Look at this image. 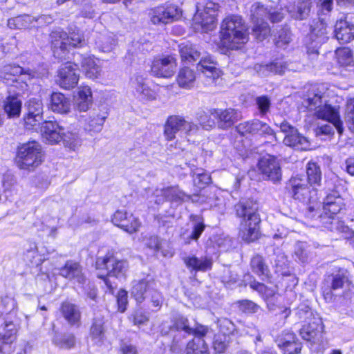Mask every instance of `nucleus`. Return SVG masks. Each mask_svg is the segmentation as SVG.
I'll return each instance as SVG.
<instances>
[{
    "label": "nucleus",
    "mask_w": 354,
    "mask_h": 354,
    "mask_svg": "<svg viewBox=\"0 0 354 354\" xmlns=\"http://www.w3.org/2000/svg\"><path fill=\"white\" fill-rule=\"evenodd\" d=\"M41 132L44 139L50 144H55L62 140L64 128L57 122L45 121L41 127Z\"/></svg>",
    "instance_id": "28"
},
{
    "label": "nucleus",
    "mask_w": 354,
    "mask_h": 354,
    "mask_svg": "<svg viewBox=\"0 0 354 354\" xmlns=\"http://www.w3.org/2000/svg\"><path fill=\"white\" fill-rule=\"evenodd\" d=\"M230 337L224 333H219L214 336L213 347L216 353H223L227 348Z\"/></svg>",
    "instance_id": "59"
},
{
    "label": "nucleus",
    "mask_w": 354,
    "mask_h": 354,
    "mask_svg": "<svg viewBox=\"0 0 354 354\" xmlns=\"http://www.w3.org/2000/svg\"><path fill=\"white\" fill-rule=\"evenodd\" d=\"M93 101L91 88L88 86H81L78 88L75 97V106L80 111H86Z\"/></svg>",
    "instance_id": "39"
},
{
    "label": "nucleus",
    "mask_w": 354,
    "mask_h": 354,
    "mask_svg": "<svg viewBox=\"0 0 354 354\" xmlns=\"http://www.w3.org/2000/svg\"><path fill=\"white\" fill-rule=\"evenodd\" d=\"M59 310L70 326H80L81 324V311L76 304L68 301H64L61 304Z\"/></svg>",
    "instance_id": "29"
},
{
    "label": "nucleus",
    "mask_w": 354,
    "mask_h": 354,
    "mask_svg": "<svg viewBox=\"0 0 354 354\" xmlns=\"http://www.w3.org/2000/svg\"><path fill=\"white\" fill-rule=\"evenodd\" d=\"M22 102L17 95H9L3 101V109L8 118L19 117Z\"/></svg>",
    "instance_id": "42"
},
{
    "label": "nucleus",
    "mask_w": 354,
    "mask_h": 354,
    "mask_svg": "<svg viewBox=\"0 0 354 354\" xmlns=\"http://www.w3.org/2000/svg\"><path fill=\"white\" fill-rule=\"evenodd\" d=\"M44 151L37 142H28L18 148L16 163L20 169L33 171L44 161Z\"/></svg>",
    "instance_id": "8"
},
{
    "label": "nucleus",
    "mask_w": 354,
    "mask_h": 354,
    "mask_svg": "<svg viewBox=\"0 0 354 354\" xmlns=\"http://www.w3.org/2000/svg\"><path fill=\"white\" fill-rule=\"evenodd\" d=\"M252 271L258 275L262 280L270 278V270L266 264L263 257L257 254L250 261Z\"/></svg>",
    "instance_id": "44"
},
{
    "label": "nucleus",
    "mask_w": 354,
    "mask_h": 354,
    "mask_svg": "<svg viewBox=\"0 0 354 354\" xmlns=\"http://www.w3.org/2000/svg\"><path fill=\"white\" fill-rule=\"evenodd\" d=\"M236 218L239 219V235L246 243H252L260 237L261 217L259 204L251 199H241L234 205Z\"/></svg>",
    "instance_id": "1"
},
{
    "label": "nucleus",
    "mask_w": 354,
    "mask_h": 354,
    "mask_svg": "<svg viewBox=\"0 0 354 354\" xmlns=\"http://www.w3.org/2000/svg\"><path fill=\"white\" fill-rule=\"evenodd\" d=\"M249 286L252 289L257 291L262 295V297L266 299L272 297L276 293V290L274 289L268 288L263 283H259L255 280L250 282Z\"/></svg>",
    "instance_id": "63"
},
{
    "label": "nucleus",
    "mask_w": 354,
    "mask_h": 354,
    "mask_svg": "<svg viewBox=\"0 0 354 354\" xmlns=\"http://www.w3.org/2000/svg\"><path fill=\"white\" fill-rule=\"evenodd\" d=\"M345 208L344 198L336 191L329 193L323 201V214L337 215Z\"/></svg>",
    "instance_id": "25"
},
{
    "label": "nucleus",
    "mask_w": 354,
    "mask_h": 354,
    "mask_svg": "<svg viewBox=\"0 0 354 354\" xmlns=\"http://www.w3.org/2000/svg\"><path fill=\"white\" fill-rule=\"evenodd\" d=\"M198 131V127L193 122L185 120L180 115L169 116L165 124L164 134L167 140L176 138L178 132L185 135L195 134Z\"/></svg>",
    "instance_id": "12"
},
{
    "label": "nucleus",
    "mask_w": 354,
    "mask_h": 354,
    "mask_svg": "<svg viewBox=\"0 0 354 354\" xmlns=\"http://www.w3.org/2000/svg\"><path fill=\"white\" fill-rule=\"evenodd\" d=\"M187 354H209L205 340L198 337L190 341L187 346Z\"/></svg>",
    "instance_id": "50"
},
{
    "label": "nucleus",
    "mask_w": 354,
    "mask_h": 354,
    "mask_svg": "<svg viewBox=\"0 0 354 354\" xmlns=\"http://www.w3.org/2000/svg\"><path fill=\"white\" fill-rule=\"evenodd\" d=\"M279 127L281 131L285 134L283 140L285 145L301 151L310 149V143L308 139L301 134L295 127L288 122H282Z\"/></svg>",
    "instance_id": "13"
},
{
    "label": "nucleus",
    "mask_w": 354,
    "mask_h": 354,
    "mask_svg": "<svg viewBox=\"0 0 354 354\" xmlns=\"http://www.w3.org/2000/svg\"><path fill=\"white\" fill-rule=\"evenodd\" d=\"M152 285H153V283L147 279L133 281L130 292L131 297L137 303L140 304L143 302L147 295H148Z\"/></svg>",
    "instance_id": "35"
},
{
    "label": "nucleus",
    "mask_w": 354,
    "mask_h": 354,
    "mask_svg": "<svg viewBox=\"0 0 354 354\" xmlns=\"http://www.w3.org/2000/svg\"><path fill=\"white\" fill-rule=\"evenodd\" d=\"M258 167L264 180H271L273 183L279 182L281 180V166L274 156L270 155L263 156L259 161Z\"/></svg>",
    "instance_id": "19"
},
{
    "label": "nucleus",
    "mask_w": 354,
    "mask_h": 354,
    "mask_svg": "<svg viewBox=\"0 0 354 354\" xmlns=\"http://www.w3.org/2000/svg\"><path fill=\"white\" fill-rule=\"evenodd\" d=\"M250 12L253 23L252 33L259 41H263L270 33V28L266 22V19H269L272 23H277L283 18L281 12L268 11L260 3H254L251 7Z\"/></svg>",
    "instance_id": "5"
},
{
    "label": "nucleus",
    "mask_w": 354,
    "mask_h": 354,
    "mask_svg": "<svg viewBox=\"0 0 354 354\" xmlns=\"http://www.w3.org/2000/svg\"><path fill=\"white\" fill-rule=\"evenodd\" d=\"M196 75L194 70L189 67L180 68L177 76V82L180 87L189 88L194 86Z\"/></svg>",
    "instance_id": "45"
},
{
    "label": "nucleus",
    "mask_w": 354,
    "mask_h": 354,
    "mask_svg": "<svg viewBox=\"0 0 354 354\" xmlns=\"http://www.w3.org/2000/svg\"><path fill=\"white\" fill-rule=\"evenodd\" d=\"M154 201L157 204L168 201L172 203H181L189 201L190 196L186 194L177 187H169L165 189H156L153 192Z\"/></svg>",
    "instance_id": "21"
},
{
    "label": "nucleus",
    "mask_w": 354,
    "mask_h": 354,
    "mask_svg": "<svg viewBox=\"0 0 354 354\" xmlns=\"http://www.w3.org/2000/svg\"><path fill=\"white\" fill-rule=\"evenodd\" d=\"M324 326L319 317H313V319L304 324L299 330L302 339L309 344L313 348L314 346H319L322 342Z\"/></svg>",
    "instance_id": "16"
},
{
    "label": "nucleus",
    "mask_w": 354,
    "mask_h": 354,
    "mask_svg": "<svg viewBox=\"0 0 354 354\" xmlns=\"http://www.w3.org/2000/svg\"><path fill=\"white\" fill-rule=\"evenodd\" d=\"M68 53L71 47H82L85 44V39L82 33L78 30L68 35Z\"/></svg>",
    "instance_id": "62"
},
{
    "label": "nucleus",
    "mask_w": 354,
    "mask_h": 354,
    "mask_svg": "<svg viewBox=\"0 0 354 354\" xmlns=\"http://www.w3.org/2000/svg\"><path fill=\"white\" fill-rule=\"evenodd\" d=\"M24 257L27 261L35 266H41L45 260V259L38 253L35 244L30 245V248L27 249L24 254Z\"/></svg>",
    "instance_id": "54"
},
{
    "label": "nucleus",
    "mask_w": 354,
    "mask_h": 354,
    "mask_svg": "<svg viewBox=\"0 0 354 354\" xmlns=\"http://www.w3.org/2000/svg\"><path fill=\"white\" fill-rule=\"evenodd\" d=\"M24 124L28 129H37L43 120V104L39 98H31L26 103Z\"/></svg>",
    "instance_id": "18"
},
{
    "label": "nucleus",
    "mask_w": 354,
    "mask_h": 354,
    "mask_svg": "<svg viewBox=\"0 0 354 354\" xmlns=\"http://www.w3.org/2000/svg\"><path fill=\"white\" fill-rule=\"evenodd\" d=\"M77 71L78 64L75 60L73 62H67L62 64L58 71L57 84L64 89L74 88L77 84L79 80V73Z\"/></svg>",
    "instance_id": "17"
},
{
    "label": "nucleus",
    "mask_w": 354,
    "mask_h": 354,
    "mask_svg": "<svg viewBox=\"0 0 354 354\" xmlns=\"http://www.w3.org/2000/svg\"><path fill=\"white\" fill-rule=\"evenodd\" d=\"M324 90L325 87L324 86L323 91L319 88H313L304 102L305 105L309 110L315 111V115L317 118L334 121L341 133L342 131V121L339 115V106H332L328 104Z\"/></svg>",
    "instance_id": "2"
},
{
    "label": "nucleus",
    "mask_w": 354,
    "mask_h": 354,
    "mask_svg": "<svg viewBox=\"0 0 354 354\" xmlns=\"http://www.w3.org/2000/svg\"><path fill=\"white\" fill-rule=\"evenodd\" d=\"M62 140L66 147L75 151L82 145V139L77 131H67L62 133Z\"/></svg>",
    "instance_id": "48"
},
{
    "label": "nucleus",
    "mask_w": 354,
    "mask_h": 354,
    "mask_svg": "<svg viewBox=\"0 0 354 354\" xmlns=\"http://www.w3.org/2000/svg\"><path fill=\"white\" fill-rule=\"evenodd\" d=\"M130 87L134 96L140 101H151L156 97V92L151 88L143 74H134L130 80Z\"/></svg>",
    "instance_id": "15"
},
{
    "label": "nucleus",
    "mask_w": 354,
    "mask_h": 354,
    "mask_svg": "<svg viewBox=\"0 0 354 354\" xmlns=\"http://www.w3.org/2000/svg\"><path fill=\"white\" fill-rule=\"evenodd\" d=\"M306 179L311 187L321 185L322 174L320 167L315 162H309L306 165Z\"/></svg>",
    "instance_id": "46"
},
{
    "label": "nucleus",
    "mask_w": 354,
    "mask_h": 354,
    "mask_svg": "<svg viewBox=\"0 0 354 354\" xmlns=\"http://www.w3.org/2000/svg\"><path fill=\"white\" fill-rule=\"evenodd\" d=\"M286 68L287 64L278 59L269 64H257L254 66V70L262 77H266L271 74H283Z\"/></svg>",
    "instance_id": "33"
},
{
    "label": "nucleus",
    "mask_w": 354,
    "mask_h": 354,
    "mask_svg": "<svg viewBox=\"0 0 354 354\" xmlns=\"http://www.w3.org/2000/svg\"><path fill=\"white\" fill-rule=\"evenodd\" d=\"M277 346L284 354H298L301 350V343L294 333H287L277 341Z\"/></svg>",
    "instance_id": "34"
},
{
    "label": "nucleus",
    "mask_w": 354,
    "mask_h": 354,
    "mask_svg": "<svg viewBox=\"0 0 354 354\" xmlns=\"http://www.w3.org/2000/svg\"><path fill=\"white\" fill-rule=\"evenodd\" d=\"M193 182L195 187L201 189L205 187L211 182V177L203 171V169H196L193 172Z\"/></svg>",
    "instance_id": "55"
},
{
    "label": "nucleus",
    "mask_w": 354,
    "mask_h": 354,
    "mask_svg": "<svg viewBox=\"0 0 354 354\" xmlns=\"http://www.w3.org/2000/svg\"><path fill=\"white\" fill-rule=\"evenodd\" d=\"M50 37L54 57L60 61L66 60L68 55V34L57 29L52 31Z\"/></svg>",
    "instance_id": "22"
},
{
    "label": "nucleus",
    "mask_w": 354,
    "mask_h": 354,
    "mask_svg": "<svg viewBox=\"0 0 354 354\" xmlns=\"http://www.w3.org/2000/svg\"><path fill=\"white\" fill-rule=\"evenodd\" d=\"M186 267L191 272H206L212 268L213 261L211 257L203 256L197 257L195 255H189L183 258Z\"/></svg>",
    "instance_id": "30"
},
{
    "label": "nucleus",
    "mask_w": 354,
    "mask_h": 354,
    "mask_svg": "<svg viewBox=\"0 0 354 354\" xmlns=\"http://www.w3.org/2000/svg\"><path fill=\"white\" fill-rule=\"evenodd\" d=\"M311 7L310 0H297L295 4L289 9V12L292 18L304 20L309 16Z\"/></svg>",
    "instance_id": "40"
},
{
    "label": "nucleus",
    "mask_w": 354,
    "mask_h": 354,
    "mask_svg": "<svg viewBox=\"0 0 354 354\" xmlns=\"http://www.w3.org/2000/svg\"><path fill=\"white\" fill-rule=\"evenodd\" d=\"M193 226L191 234L187 238L186 243H190L192 240L197 241L205 228L203 220L198 216H192Z\"/></svg>",
    "instance_id": "49"
},
{
    "label": "nucleus",
    "mask_w": 354,
    "mask_h": 354,
    "mask_svg": "<svg viewBox=\"0 0 354 354\" xmlns=\"http://www.w3.org/2000/svg\"><path fill=\"white\" fill-rule=\"evenodd\" d=\"M221 282L227 288L233 289L239 281V276L236 272L230 268H225L221 277Z\"/></svg>",
    "instance_id": "51"
},
{
    "label": "nucleus",
    "mask_w": 354,
    "mask_h": 354,
    "mask_svg": "<svg viewBox=\"0 0 354 354\" xmlns=\"http://www.w3.org/2000/svg\"><path fill=\"white\" fill-rule=\"evenodd\" d=\"M35 17L28 15H19L8 21V26L11 29H23L31 26L34 22Z\"/></svg>",
    "instance_id": "47"
},
{
    "label": "nucleus",
    "mask_w": 354,
    "mask_h": 354,
    "mask_svg": "<svg viewBox=\"0 0 354 354\" xmlns=\"http://www.w3.org/2000/svg\"><path fill=\"white\" fill-rule=\"evenodd\" d=\"M327 35V26L323 19L314 22L310 27V32L306 39H309L311 43L320 44L325 41Z\"/></svg>",
    "instance_id": "41"
},
{
    "label": "nucleus",
    "mask_w": 354,
    "mask_h": 354,
    "mask_svg": "<svg viewBox=\"0 0 354 354\" xmlns=\"http://www.w3.org/2000/svg\"><path fill=\"white\" fill-rule=\"evenodd\" d=\"M179 15L178 7L172 4L158 6L149 12L151 21L155 25L171 23L176 19Z\"/></svg>",
    "instance_id": "20"
},
{
    "label": "nucleus",
    "mask_w": 354,
    "mask_h": 354,
    "mask_svg": "<svg viewBox=\"0 0 354 354\" xmlns=\"http://www.w3.org/2000/svg\"><path fill=\"white\" fill-rule=\"evenodd\" d=\"M95 264L97 270H106L105 274L97 273V277L104 280L109 292L113 293L115 287L108 277L116 278L124 277L129 269L127 261L118 259L113 254L108 253L104 257H98Z\"/></svg>",
    "instance_id": "6"
},
{
    "label": "nucleus",
    "mask_w": 354,
    "mask_h": 354,
    "mask_svg": "<svg viewBox=\"0 0 354 354\" xmlns=\"http://www.w3.org/2000/svg\"><path fill=\"white\" fill-rule=\"evenodd\" d=\"M73 60L80 66L85 75L92 80L101 76L102 68L95 59L91 56H85L80 53L73 55Z\"/></svg>",
    "instance_id": "24"
},
{
    "label": "nucleus",
    "mask_w": 354,
    "mask_h": 354,
    "mask_svg": "<svg viewBox=\"0 0 354 354\" xmlns=\"http://www.w3.org/2000/svg\"><path fill=\"white\" fill-rule=\"evenodd\" d=\"M50 109L52 111L60 114H66L71 110V101L64 94L53 93L50 96Z\"/></svg>",
    "instance_id": "37"
},
{
    "label": "nucleus",
    "mask_w": 354,
    "mask_h": 354,
    "mask_svg": "<svg viewBox=\"0 0 354 354\" xmlns=\"http://www.w3.org/2000/svg\"><path fill=\"white\" fill-rule=\"evenodd\" d=\"M334 32L336 39L342 44L354 39V24L347 20V15L336 21Z\"/></svg>",
    "instance_id": "26"
},
{
    "label": "nucleus",
    "mask_w": 354,
    "mask_h": 354,
    "mask_svg": "<svg viewBox=\"0 0 354 354\" xmlns=\"http://www.w3.org/2000/svg\"><path fill=\"white\" fill-rule=\"evenodd\" d=\"M179 53L183 62L192 63L201 56V52L195 45L190 43H183L179 45Z\"/></svg>",
    "instance_id": "43"
},
{
    "label": "nucleus",
    "mask_w": 354,
    "mask_h": 354,
    "mask_svg": "<svg viewBox=\"0 0 354 354\" xmlns=\"http://www.w3.org/2000/svg\"><path fill=\"white\" fill-rule=\"evenodd\" d=\"M291 40V33L288 27L281 28L274 35L275 44L277 47L283 48Z\"/></svg>",
    "instance_id": "60"
},
{
    "label": "nucleus",
    "mask_w": 354,
    "mask_h": 354,
    "mask_svg": "<svg viewBox=\"0 0 354 354\" xmlns=\"http://www.w3.org/2000/svg\"><path fill=\"white\" fill-rule=\"evenodd\" d=\"M212 115L216 118L218 127L225 129L234 124L240 118V114L233 109H212Z\"/></svg>",
    "instance_id": "27"
},
{
    "label": "nucleus",
    "mask_w": 354,
    "mask_h": 354,
    "mask_svg": "<svg viewBox=\"0 0 354 354\" xmlns=\"http://www.w3.org/2000/svg\"><path fill=\"white\" fill-rule=\"evenodd\" d=\"M59 274L70 280H75L81 284L86 282L81 266L79 263L72 261H68L66 263L64 266L59 270Z\"/></svg>",
    "instance_id": "32"
},
{
    "label": "nucleus",
    "mask_w": 354,
    "mask_h": 354,
    "mask_svg": "<svg viewBox=\"0 0 354 354\" xmlns=\"http://www.w3.org/2000/svg\"><path fill=\"white\" fill-rule=\"evenodd\" d=\"M308 180L304 175L292 176L286 184V189L289 196L295 201L303 203L314 201Z\"/></svg>",
    "instance_id": "11"
},
{
    "label": "nucleus",
    "mask_w": 354,
    "mask_h": 354,
    "mask_svg": "<svg viewBox=\"0 0 354 354\" xmlns=\"http://www.w3.org/2000/svg\"><path fill=\"white\" fill-rule=\"evenodd\" d=\"M328 123L318 126L315 129L316 136H330L334 133L335 129L337 130L339 135L342 134L344 131V127H342V131L340 133L338 130L336 124L334 121L326 120Z\"/></svg>",
    "instance_id": "61"
},
{
    "label": "nucleus",
    "mask_w": 354,
    "mask_h": 354,
    "mask_svg": "<svg viewBox=\"0 0 354 354\" xmlns=\"http://www.w3.org/2000/svg\"><path fill=\"white\" fill-rule=\"evenodd\" d=\"M354 285L343 273L327 276L323 283L322 293L327 302H332L337 296L348 297L353 293Z\"/></svg>",
    "instance_id": "7"
},
{
    "label": "nucleus",
    "mask_w": 354,
    "mask_h": 354,
    "mask_svg": "<svg viewBox=\"0 0 354 354\" xmlns=\"http://www.w3.org/2000/svg\"><path fill=\"white\" fill-rule=\"evenodd\" d=\"M26 74L30 77L34 76L31 70H25L18 65L8 64L0 68V78L5 80L7 84L17 82L19 75Z\"/></svg>",
    "instance_id": "31"
},
{
    "label": "nucleus",
    "mask_w": 354,
    "mask_h": 354,
    "mask_svg": "<svg viewBox=\"0 0 354 354\" xmlns=\"http://www.w3.org/2000/svg\"><path fill=\"white\" fill-rule=\"evenodd\" d=\"M196 13L194 16V21L201 25L205 32L212 30L214 28L216 12L219 8V4L214 1L198 2L196 5Z\"/></svg>",
    "instance_id": "9"
},
{
    "label": "nucleus",
    "mask_w": 354,
    "mask_h": 354,
    "mask_svg": "<svg viewBox=\"0 0 354 354\" xmlns=\"http://www.w3.org/2000/svg\"><path fill=\"white\" fill-rule=\"evenodd\" d=\"M53 342L59 348L69 349L75 346V337L71 333L56 335L54 337Z\"/></svg>",
    "instance_id": "52"
},
{
    "label": "nucleus",
    "mask_w": 354,
    "mask_h": 354,
    "mask_svg": "<svg viewBox=\"0 0 354 354\" xmlns=\"http://www.w3.org/2000/svg\"><path fill=\"white\" fill-rule=\"evenodd\" d=\"M306 216L311 219L319 220L324 227L331 232L346 234V236H351L349 227L339 219L337 215L319 214L317 209L314 205H309L306 209Z\"/></svg>",
    "instance_id": "10"
},
{
    "label": "nucleus",
    "mask_w": 354,
    "mask_h": 354,
    "mask_svg": "<svg viewBox=\"0 0 354 354\" xmlns=\"http://www.w3.org/2000/svg\"><path fill=\"white\" fill-rule=\"evenodd\" d=\"M17 303L10 297H3L0 305V339L5 344L15 339L19 326L17 317Z\"/></svg>",
    "instance_id": "3"
},
{
    "label": "nucleus",
    "mask_w": 354,
    "mask_h": 354,
    "mask_svg": "<svg viewBox=\"0 0 354 354\" xmlns=\"http://www.w3.org/2000/svg\"><path fill=\"white\" fill-rule=\"evenodd\" d=\"M221 39L225 45L231 48H238V45L248 41L247 27L241 17L230 15L221 24Z\"/></svg>",
    "instance_id": "4"
},
{
    "label": "nucleus",
    "mask_w": 354,
    "mask_h": 354,
    "mask_svg": "<svg viewBox=\"0 0 354 354\" xmlns=\"http://www.w3.org/2000/svg\"><path fill=\"white\" fill-rule=\"evenodd\" d=\"M295 258L302 263H308L310 257L308 245L305 242H297L295 245Z\"/></svg>",
    "instance_id": "53"
},
{
    "label": "nucleus",
    "mask_w": 354,
    "mask_h": 354,
    "mask_svg": "<svg viewBox=\"0 0 354 354\" xmlns=\"http://www.w3.org/2000/svg\"><path fill=\"white\" fill-rule=\"evenodd\" d=\"M140 225L141 223L138 218L135 217L133 214L129 215L127 214V217L124 218L120 227L132 234L137 232Z\"/></svg>",
    "instance_id": "56"
},
{
    "label": "nucleus",
    "mask_w": 354,
    "mask_h": 354,
    "mask_svg": "<svg viewBox=\"0 0 354 354\" xmlns=\"http://www.w3.org/2000/svg\"><path fill=\"white\" fill-rule=\"evenodd\" d=\"M236 131L243 136L259 135L272 136L274 141H278L277 136L274 130L266 122L258 119L245 121L236 127Z\"/></svg>",
    "instance_id": "14"
},
{
    "label": "nucleus",
    "mask_w": 354,
    "mask_h": 354,
    "mask_svg": "<svg viewBox=\"0 0 354 354\" xmlns=\"http://www.w3.org/2000/svg\"><path fill=\"white\" fill-rule=\"evenodd\" d=\"M106 118V113L97 111L90 112L88 117L85 120V129L96 133L101 131Z\"/></svg>",
    "instance_id": "38"
},
{
    "label": "nucleus",
    "mask_w": 354,
    "mask_h": 354,
    "mask_svg": "<svg viewBox=\"0 0 354 354\" xmlns=\"http://www.w3.org/2000/svg\"><path fill=\"white\" fill-rule=\"evenodd\" d=\"M197 70L209 79L212 82L218 78L221 74V71L217 68L216 63L210 57H203L198 64Z\"/></svg>",
    "instance_id": "36"
},
{
    "label": "nucleus",
    "mask_w": 354,
    "mask_h": 354,
    "mask_svg": "<svg viewBox=\"0 0 354 354\" xmlns=\"http://www.w3.org/2000/svg\"><path fill=\"white\" fill-rule=\"evenodd\" d=\"M197 119L200 125L205 130H211L216 126L215 120L216 118H214L213 115H212L211 110L209 111V113H206L205 111L198 113Z\"/></svg>",
    "instance_id": "57"
},
{
    "label": "nucleus",
    "mask_w": 354,
    "mask_h": 354,
    "mask_svg": "<svg viewBox=\"0 0 354 354\" xmlns=\"http://www.w3.org/2000/svg\"><path fill=\"white\" fill-rule=\"evenodd\" d=\"M176 61L173 56H166L153 60L151 73L157 77L169 78L174 74L176 69Z\"/></svg>",
    "instance_id": "23"
},
{
    "label": "nucleus",
    "mask_w": 354,
    "mask_h": 354,
    "mask_svg": "<svg viewBox=\"0 0 354 354\" xmlns=\"http://www.w3.org/2000/svg\"><path fill=\"white\" fill-rule=\"evenodd\" d=\"M171 329L177 331H184L186 334H191L192 328L188 324V319L183 316H178L175 318Z\"/></svg>",
    "instance_id": "64"
},
{
    "label": "nucleus",
    "mask_w": 354,
    "mask_h": 354,
    "mask_svg": "<svg viewBox=\"0 0 354 354\" xmlns=\"http://www.w3.org/2000/svg\"><path fill=\"white\" fill-rule=\"evenodd\" d=\"M335 55L338 63L342 66H351L353 62V53L348 48L337 49Z\"/></svg>",
    "instance_id": "58"
}]
</instances>
